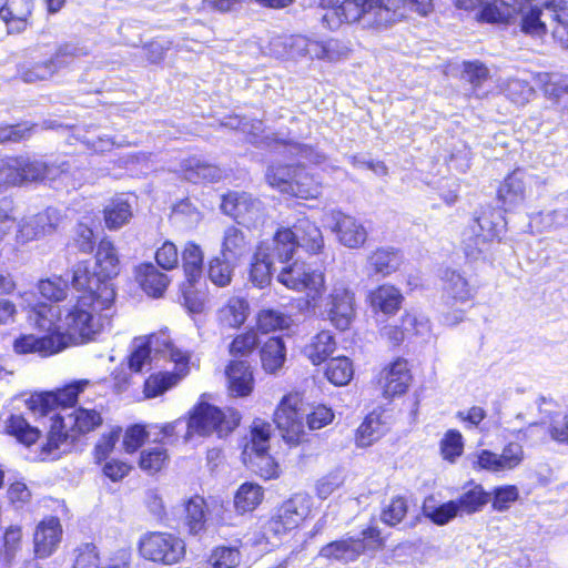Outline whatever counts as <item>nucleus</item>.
Here are the masks:
<instances>
[{
    "label": "nucleus",
    "mask_w": 568,
    "mask_h": 568,
    "mask_svg": "<svg viewBox=\"0 0 568 568\" xmlns=\"http://www.w3.org/2000/svg\"><path fill=\"white\" fill-rule=\"evenodd\" d=\"M120 271V262L112 242L102 240L95 254L93 270L88 262L73 267L72 285L80 293L74 304L65 308L69 327L82 336H97L112 316L115 292L111 278Z\"/></svg>",
    "instance_id": "nucleus-1"
},
{
    "label": "nucleus",
    "mask_w": 568,
    "mask_h": 568,
    "mask_svg": "<svg viewBox=\"0 0 568 568\" xmlns=\"http://www.w3.org/2000/svg\"><path fill=\"white\" fill-rule=\"evenodd\" d=\"M58 305L39 304L29 312L28 320L40 331L45 332L44 336L33 334L21 335L13 343L17 354H38L48 357L58 354L69 347L93 341L95 336H82L75 329L69 327L65 320V308Z\"/></svg>",
    "instance_id": "nucleus-2"
},
{
    "label": "nucleus",
    "mask_w": 568,
    "mask_h": 568,
    "mask_svg": "<svg viewBox=\"0 0 568 568\" xmlns=\"http://www.w3.org/2000/svg\"><path fill=\"white\" fill-rule=\"evenodd\" d=\"M323 27L335 30L343 22L358 21L364 28L381 29L396 22L402 16L397 9L375 4V0H343L338 6L323 7Z\"/></svg>",
    "instance_id": "nucleus-3"
},
{
    "label": "nucleus",
    "mask_w": 568,
    "mask_h": 568,
    "mask_svg": "<svg viewBox=\"0 0 568 568\" xmlns=\"http://www.w3.org/2000/svg\"><path fill=\"white\" fill-rule=\"evenodd\" d=\"M50 430L43 452L53 454L62 446H69L78 435L85 434L99 427L103 419L97 408L80 406L71 413H54L50 416Z\"/></svg>",
    "instance_id": "nucleus-4"
},
{
    "label": "nucleus",
    "mask_w": 568,
    "mask_h": 568,
    "mask_svg": "<svg viewBox=\"0 0 568 568\" xmlns=\"http://www.w3.org/2000/svg\"><path fill=\"white\" fill-rule=\"evenodd\" d=\"M240 414L229 408L226 412L207 403H200L192 412L187 426V436L193 434L209 435L216 433L219 437L226 436L239 425Z\"/></svg>",
    "instance_id": "nucleus-5"
},
{
    "label": "nucleus",
    "mask_w": 568,
    "mask_h": 568,
    "mask_svg": "<svg viewBox=\"0 0 568 568\" xmlns=\"http://www.w3.org/2000/svg\"><path fill=\"white\" fill-rule=\"evenodd\" d=\"M271 424L256 419L251 430V442L243 452L245 462L261 477L274 478L278 475V466L274 458L267 454L271 435Z\"/></svg>",
    "instance_id": "nucleus-6"
},
{
    "label": "nucleus",
    "mask_w": 568,
    "mask_h": 568,
    "mask_svg": "<svg viewBox=\"0 0 568 568\" xmlns=\"http://www.w3.org/2000/svg\"><path fill=\"white\" fill-rule=\"evenodd\" d=\"M382 546L381 532L376 527L364 529L358 537H347L325 545L320 556L342 562L355 561L366 550Z\"/></svg>",
    "instance_id": "nucleus-7"
},
{
    "label": "nucleus",
    "mask_w": 568,
    "mask_h": 568,
    "mask_svg": "<svg viewBox=\"0 0 568 568\" xmlns=\"http://www.w3.org/2000/svg\"><path fill=\"white\" fill-rule=\"evenodd\" d=\"M139 550L148 560L173 565L184 557L185 542L170 532H150L141 538Z\"/></svg>",
    "instance_id": "nucleus-8"
},
{
    "label": "nucleus",
    "mask_w": 568,
    "mask_h": 568,
    "mask_svg": "<svg viewBox=\"0 0 568 568\" xmlns=\"http://www.w3.org/2000/svg\"><path fill=\"white\" fill-rule=\"evenodd\" d=\"M83 54H85L83 48L70 43L62 44L51 58L44 61L21 64L19 77L26 83L50 80L60 69L67 67L73 58Z\"/></svg>",
    "instance_id": "nucleus-9"
},
{
    "label": "nucleus",
    "mask_w": 568,
    "mask_h": 568,
    "mask_svg": "<svg viewBox=\"0 0 568 568\" xmlns=\"http://www.w3.org/2000/svg\"><path fill=\"white\" fill-rule=\"evenodd\" d=\"M88 384L89 381L81 379L53 393L32 395L27 400V406L34 414H39L43 417L53 413L55 409H58L57 413L61 414L71 413L72 409H74L73 404L77 402L79 394L83 392Z\"/></svg>",
    "instance_id": "nucleus-10"
},
{
    "label": "nucleus",
    "mask_w": 568,
    "mask_h": 568,
    "mask_svg": "<svg viewBox=\"0 0 568 568\" xmlns=\"http://www.w3.org/2000/svg\"><path fill=\"white\" fill-rule=\"evenodd\" d=\"M277 281L290 290L306 291L312 301L321 297L324 290V275L314 271L303 262L295 261L292 264H282L277 274Z\"/></svg>",
    "instance_id": "nucleus-11"
},
{
    "label": "nucleus",
    "mask_w": 568,
    "mask_h": 568,
    "mask_svg": "<svg viewBox=\"0 0 568 568\" xmlns=\"http://www.w3.org/2000/svg\"><path fill=\"white\" fill-rule=\"evenodd\" d=\"M304 416L298 394H290L282 398L274 413V422L285 442L298 444L304 434Z\"/></svg>",
    "instance_id": "nucleus-12"
},
{
    "label": "nucleus",
    "mask_w": 568,
    "mask_h": 568,
    "mask_svg": "<svg viewBox=\"0 0 568 568\" xmlns=\"http://www.w3.org/2000/svg\"><path fill=\"white\" fill-rule=\"evenodd\" d=\"M311 498L306 494H296L272 516L267 529L276 536L296 528L310 514Z\"/></svg>",
    "instance_id": "nucleus-13"
},
{
    "label": "nucleus",
    "mask_w": 568,
    "mask_h": 568,
    "mask_svg": "<svg viewBox=\"0 0 568 568\" xmlns=\"http://www.w3.org/2000/svg\"><path fill=\"white\" fill-rule=\"evenodd\" d=\"M323 222H326L338 242L348 248H358L367 240L365 226L354 216L347 215L338 210H331L324 213Z\"/></svg>",
    "instance_id": "nucleus-14"
},
{
    "label": "nucleus",
    "mask_w": 568,
    "mask_h": 568,
    "mask_svg": "<svg viewBox=\"0 0 568 568\" xmlns=\"http://www.w3.org/2000/svg\"><path fill=\"white\" fill-rule=\"evenodd\" d=\"M169 359L175 364L173 372L153 374L145 381L144 394L148 398L162 395L189 374L190 355L181 349H171Z\"/></svg>",
    "instance_id": "nucleus-15"
},
{
    "label": "nucleus",
    "mask_w": 568,
    "mask_h": 568,
    "mask_svg": "<svg viewBox=\"0 0 568 568\" xmlns=\"http://www.w3.org/2000/svg\"><path fill=\"white\" fill-rule=\"evenodd\" d=\"M171 349H178L165 332L151 335L146 341L135 339L133 349L129 356V367L131 371L139 373L150 365L151 354H161L163 357L171 358Z\"/></svg>",
    "instance_id": "nucleus-16"
},
{
    "label": "nucleus",
    "mask_w": 568,
    "mask_h": 568,
    "mask_svg": "<svg viewBox=\"0 0 568 568\" xmlns=\"http://www.w3.org/2000/svg\"><path fill=\"white\" fill-rule=\"evenodd\" d=\"M60 223L57 210L47 209L34 215L26 216L18 223L17 241L26 244L52 234Z\"/></svg>",
    "instance_id": "nucleus-17"
},
{
    "label": "nucleus",
    "mask_w": 568,
    "mask_h": 568,
    "mask_svg": "<svg viewBox=\"0 0 568 568\" xmlns=\"http://www.w3.org/2000/svg\"><path fill=\"white\" fill-rule=\"evenodd\" d=\"M329 321L341 331L349 327L354 316V294L344 286H335L327 302Z\"/></svg>",
    "instance_id": "nucleus-18"
},
{
    "label": "nucleus",
    "mask_w": 568,
    "mask_h": 568,
    "mask_svg": "<svg viewBox=\"0 0 568 568\" xmlns=\"http://www.w3.org/2000/svg\"><path fill=\"white\" fill-rule=\"evenodd\" d=\"M412 382L410 371L406 359L397 358L381 372L378 384L386 398L403 395Z\"/></svg>",
    "instance_id": "nucleus-19"
},
{
    "label": "nucleus",
    "mask_w": 568,
    "mask_h": 568,
    "mask_svg": "<svg viewBox=\"0 0 568 568\" xmlns=\"http://www.w3.org/2000/svg\"><path fill=\"white\" fill-rule=\"evenodd\" d=\"M499 231L486 216L474 221L469 233L465 234L464 251L467 257L477 260L487 250L488 243L497 237Z\"/></svg>",
    "instance_id": "nucleus-20"
},
{
    "label": "nucleus",
    "mask_w": 568,
    "mask_h": 568,
    "mask_svg": "<svg viewBox=\"0 0 568 568\" xmlns=\"http://www.w3.org/2000/svg\"><path fill=\"white\" fill-rule=\"evenodd\" d=\"M257 248L260 256L267 257L274 264H286L296 250L294 234L288 227L278 229L273 239L262 242Z\"/></svg>",
    "instance_id": "nucleus-21"
},
{
    "label": "nucleus",
    "mask_w": 568,
    "mask_h": 568,
    "mask_svg": "<svg viewBox=\"0 0 568 568\" xmlns=\"http://www.w3.org/2000/svg\"><path fill=\"white\" fill-rule=\"evenodd\" d=\"M62 537L59 518L50 516L41 520L33 535L34 552L39 558L51 556L58 548Z\"/></svg>",
    "instance_id": "nucleus-22"
},
{
    "label": "nucleus",
    "mask_w": 568,
    "mask_h": 568,
    "mask_svg": "<svg viewBox=\"0 0 568 568\" xmlns=\"http://www.w3.org/2000/svg\"><path fill=\"white\" fill-rule=\"evenodd\" d=\"M221 209L235 220H253L261 210V202L247 193L231 192L223 196Z\"/></svg>",
    "instance_id": "nucleus-23"
},
{
    "label": "nucleus",
    "mask_w": 568,
    "mask_h": 568,
    "mask_svg": "<svg viewBox=\"0 0 568 568\" xmlns=\"http://www.w3.org/2000/svg\"><path fill=\"white\" fill-rule=\"evenodd\" d=\"M32 8L31 0H7L0 8V19L6 23L9 33H20L27 29Z\"/></svg>",
    "instance_id": "nucleus-24"
},
{
    "label": "nucleus",
    "mask_w": 568,
    "mask_h": 568,
    "mask_svg": "<svg viewBox=\"0 0 568 568\" xmlns=\"http://www.w3.org/2000/svg\"><path fill=\"white\" fill-rule=\"evenodd\" d=\"M296 248L302 247L311 254L320 253L324 247L321 229L307 217L300 219L291 229Z\"/></svg>",
    "instance_id": "nucleus-25"
},
{
    "label": "nucleus",
    "mask_w": 568,
    "mask_h": 568,
    "mask_svg": "<svg viewBox=\"0 0 568 568\" xmlns=\"http://www.w3.org/2000/svg\"><path fill=\"white\" fill-rule=\"evenodd\" d=\"M18 171L21 176V184L24 182H32L38 180H54L57 179V170L64 171L63 165L70 166L68 163L53 162L48 164L43 161L30 159L26 156H18Z\"/></svg>",
    "instance_id": "nucleus-26"
},
{
    "label": "nucleus",
    "mask_w": 568,
    "mask_h": 568,
    "mask_svg": "<svg viewBox=\"0 0 568 568\" xmlns=\"http://www.w3.org/2000/svg\"><path fill=\"white\" fill-rule=\"evenodd\" d=\"M183 178L192 183L216 182L222 179L223 171L204 160L192 156L181 162Z\"/></svg>",
    "instance_id": "nucleus-27"
},
{
    "label": "nucleus",
    "mask_w": 568,
    "mask_h": 568,
    "mask_svg": "<svg viewBox=\"0 0 568 568\" xmlns=\"http://www.w3.org/2000/svg\"><path fill=\"white\" fill-rule=\"evenodd\" d=\"M184 525L189 534L200 535L207 529L210 521V510L204 498L194 496L185 505Z\"/></svg>",
    "instance_id": "nucleus-28"
},
{
    "label": "nucleus",
    "mask_w": 568,
    "mask_h": 568,
    "mask_svg": "<svg viewBox=\"0 0 568 568\" xmlns=\"http://www.w3.org/2000/svg\"><path fill=\"white\" fill-rule=\"evenodd\" d=\"M135 277L142 290L152 297L162 296L169 285V277L152 263L139 265Z\"/></svg>",
    "instance_id": "nucleus-29"
},
{
    "label": "nucleus",
    "mask_w": 568,
    "mask_h": 568,
    "mask_svg": "<svg viewBox=\"0 0 568 568\" xmlns=\"http://www.w3.org/2000/svg\"><path fill=\"white\" fill-rule=\"evenodd\" d=\"M402 264V255L394 248L381 247L372 252L367 257V271L369 274L387 276L396 272Z\"/></svg>",
    "instance_id": "nucleus-30"
},
{
    "label": "nucleus",
    "mask_w": 568,
    "mask_h": 568,
    "mask_svg": "<svg viewBox=\"0 0 568 568\" xmlns=\"http://www.w3.org/2000/svg\"><path fill=\"white\" fill-rule=\"evenodd\" d=\"M229 389L233 396H246L253 389V374L245 361H233L227 366Z\"/></svg>",
    "instance_id": "nucleus-31"
},
{
    "label": "nucleus",
    "mask_w": 568,
    "mask_h": 568,
    "mask_svg": "<svg viewBox=\"0 0 568 568\" xmlns=\"http://www.w3.org/2000/svg\"><path fill=\"white\" fill-rule=\"evenodd\" d=\"M248 313V302L243 297L232 296L219 308L216 316L223 327L237 328L244 324Z\"/></svg>",
    "instance_id": "nucleus-32"
},
{
    "label": "nucleus",
    "mask_w": 568,
    "mask_h": 568,
    "mask_svg": "<svg viewBox=\"0 0 568 568\" xmlns=\"http://www.w3.org/2000/svg\"><path fill=\"white\" fill-rule=\"evenodd\" d=\"M444 296L453 303H465L474 297V290L458 272L446 270L443 275Z\"/></svg>",
    "instance_id": "nucleus-33"
},
{
    "label": "nucleus",
    "mask_w": 568,
    "mask_h": 568,
    "mask_svg": "<svg viewBox=\"0 0 568 568\" xmlns=\"http://www.w3.org/2000/svg\"><path fill=\"white\" fill-rule=\"evenodd\" d=\"M498 197L509 209L521 204L526 197L524 173L519 170L509 174L498 190Z\"/></svg>",
    "instance_id": "nucleus-34"
},
{
    "label": "nucleus",
    "mask_w": 568,
    "mask_h": 568,
    "mask_svg": "<svg viewBox=\"0 0 568 568\" xmlns=\"http://www.w3.org/2000/svg\"><path fill=\"white\" fill-rule=\"evenodd\" d=\"M404 296L400 291L393 285H381L369 294V302L374 310L381 311L384 314L396 313L402 303Z\"/></svg>",
    "instance_id": "nucleus-35"
},
{
    "label": "nucleus",
    "mask_w": 568,
    "mask_h": 568,
    "mask_svg": "<svg viewBox=\"0 0 568 568\" xmlns=\"http://www.w3.org/2000/svg\"><path fill=\"white\" fill-rule=\"evenodd\" d=\"M336 342L329 331H322L313 336L304 347L305 356L314 364L325 362L335 351Z\"/></svg>",
    "instance_id": "nucleus-36"
},
{
    "label": "nucleus",
    "mask_w": 568,
    "mask_h": 568,
    "mask_svg": "<svg viewBox=\"0 0 568 568\" xmlns=\"http://www.w3.org/2000/svg\"><path fill=\"white\" fill-rule=\"evenodd\" d=\"M250 251V246L243 232L235 227L230 226L225 230L221 255L233 262H237L241 257L246 255Z\"/></svg>",
    "instance_id": "nucleus-37"
},
{
    "label": "nucleus",
    "mask_w": 568,
    "mask_h": 568,
    "mask_svg": "<svg viewBox=\"0 0 568 568\" xmlns=\"http://www.w3.org/2000/svg\"><path fill=\"white\" fill-rule=\"evenodd\" d=\"M103 212L105 225L110 230L122 227L132 217L131 204L122 197L113 199Z\"/></svg>",
    "instance_id": "nucleus-38"
},
{
    "label": "nucleus",
    "mask_w": 568,
    "mask_h": 568,
    "mask_svg": "<svg viewBox=\"0 0 568 568\" xmlns=\"http://www.w3.org/2000/svg\"><path fill=\"white\" fill-rule=\"evenodd\" d=\"M454 503L457 506L459 515L475 514L480 511L488 503V494L480 485H474L471 488L464 491Z\"/></svg>",
    "instance_id": "nucleus-39"
},
{
    "label": "nucleus",
    "mask_w": 568,
    "mask_h": 568,
    "mask_svg": "<svg viewBox=\"0 0 568 568\" xmlns=\"http://www.w3.org/2000/svg\"><path fill=\"white\" fill-rule=\"evenodd\" d=\"M285 361V345L278 337L270 338L261 349V362L266 372H276Z\"/></svg>",
    "instance_id": "nucleus-40"
},
{
    "label": "nucleus",
    "mask_w": 568,
    "mask_h": 568,
    "mask_svg": "<svg viewBox=\"0 0 568 568\" xmlns=\"http://www.w3.org/2000/svg\"><path fill=\"white\" fill-rule=\"evenodd\" d=\"M313 58L327 61H338L345 59L351 52L349 44L339 39H328L317 41L312 48Z\"/></svg>",
    "instance_id": "nucleus-41"
},
{
    "label": "nucleus",
    "mask_w": 568,
    "mask_h": 568,
    "mask_svg": "<svg viewBox=\"0 0 568 568\" xmlns=\"http://www.w3.org/2000/svg\"><path fill=\"white\" fill-rule=\"evenodd\" d=\"M7 433L26 446L34 444L40 435L38 427L31 426L21 415H12L6 426Z\"/></svg>",
    "instance_id": "nucleus-42"
},
{
    "label": "nucleus",
    "mask_w": 568,
    "mask_h": 568,
    "mask_svg": "<svg viewBox=\"0 0 568 568\" xmlns=\"http://www.w3.org/2000/svg\"><path fill=\"white\" fill-rule=\"evenodd\" d=\"M324 374L336 386L347 385L354 374L352 362L345 356L331 358L326 364Z\"/></svg>",
    "instance_id": "nucleus-43"
},
{
    "label": "nucleus",
    "mask_w": 568,
    "mask_h": 568,
    "mask_svg": "<svg viewBox=\"0 0 568 568\" xmlns=\"http://www.w3.org/2000/svg\"><path fill=\"white\" fill-rule=\"evenodd\" d=\"M292 189L288 195L305 200L316 199L321 194V184L303 168H298L295 172Z\"/></svg>",
    "instance_id": "nucleus-44"
},
{
    "label": "nucleus",
    "mask_w": 568,
    "mask_h": 568,
    "mask_svg": "<svg viewBox=\"0 0 568 568\" xmlns=\"http://www.w3.org/2000/svg\"><path fill=\"white\" fill-rule=\"evenodd\" d=\"M297 169L290 165H271L266 171V181L273 189L288 194L293 190L292 184Z\"/></svg>",
    "instance_id": "nucleus-45"
},
{
    "label": "nucleus",
    "mask_w": 568,
    "mask_h": 568,
    "mask_svg": "<svg viewBox=\"0 0 568 568\" xmlns=\"http://www.w3.org/2000/svg\"><path fill=\"white\" fill-rule=\"evenodd\" d=\"M262 498L263 490L261 486L245 483L237 489L234 505L240 513H246L255 509L262 501Z\"/></svg>",
    "instance_id": "nucleus-46"
},
{
    "label": "nucleus",
    "mask_w": 568,
    "mask_h": 568,
    "mask_svg": "<svg viewBox=\"0 0 568 568\" xmlns=\"http://www.w3.org/2000/svg\"><path fill=\"white\" fill-rule=\"evenodd\" d=\"M385 432V426L378 415L371 414L357 429L356 443L361 447H367L376 442Z\"/></svg>",
    "instance_id": "nucleus-47"
},
{
    "label": "nucleus",
    "mask_w": 568,
    "mask_h": 568,
    "mask_svg": "<svg viewBox=\"0 0 568 568\" xmlns=\"http://www.w3.org/2000/svg\"><path fill=\"white\" fill-rule=\"evenodd\" d=\"M182 264L187 281H196L200 277L203 266V252L197 244L186 243L182 252Z\"/></svg>",
    "instance_id": "nucleus-48"
},
{
    "label": "nucleus",
    "mask_w": 568,
    "mask_h": 568,
    "mask_svg": "<svg viewBox=\"0 0 568 568\" xmlns=\"http://www.w3.org/2000/svg\"><path fill=\"white\" fill-rule=\"evenodd\" d=\"M375 4L400 11L402 16L396 18V22L406 17L407 10L420 16H427L433 10V0H375Z\"/></svg>",
    "instance_id": "nucleus-49"
},
{
    "label": "nucleus",
    "mask_w": 568,
    "mask_h": 568,
    "mask_svg": "<svg viewBox=\"0 0 568 568\" xmlns=\"http://www.w3.org/2000/svg\"><path fill=\"white\" fill-rule=\"evenodd\" d=\"M536 83L548 98L558 100L568 97V79L549 73H539L536 77Z\"/></svg>",
    "instance_id": "nucleus-50"
},
{
    "label": "nucleus",
    "mask_w": 568,
    "mask_h": 568,
    "mask_svg": "<svg viewBox=\"0 0 568 568\" xmlns=\"http://www.w3.org/2000/svg\"><path fill=\"white\" fill-rule=\"evenodd\" d=\"M276 271V265L267 257L260 256L257 248L251 267L252 283L262 288L270 284L272 275Z\"/></svg>",
    "instance_id": "nucleus-51"
},
{
    "label": "nucleus",
    "mask_w": 568,
    "mask_h": 568,
    "mask_svg": "<svg viewBox=\"0 0 568 568\" xmlns=\"http://www.w3.org/2000/svg\"><path fill=\"white\" fill-rule=\"evenodd\" d=\"M547 10L555 22L552 27L554 38L568 49V2H562L555 8H547Z\"/></svg>",
    "instance_id": "nucleus-52"
},
{
    "label": "nucleus",
    "mask_w": 568,
    "mask_h": 568,
    "mask_svg": "<svg viewBox=\"0 0 568 568\" xmlns=\"http://www.w3.org/2000/svg\"><path fill=\"white\" fill-rule=\"evenodd\" d=\"M234 264L223 256L213 258L209 265L210 280L220 287L227 286L232 281Z\"/></svg>",
    "instance_id": "nucleus-53"
},
{
    "label": "nucleus",
    "mask_w": 568,
    "mask_h": 568,
    "mask_svg": "<svg viewBox=\"0 0 568 568\" xmlns=\"http://www.w3.org/2000/svg\"><path fill=\"white\" fill-rule=\"evenodd\" d=\"M290 317L274 310H262L257 316V328L266 334L288 327Z\"/></svg>",
    "instance_id": "nucleus-54"
},
{
    "label": "nucleus",
    "mask_w": 568,
    "mask_h": 568,
    "mask_svg": "<svg viewBox=\"0 0 568 568\" xmlns=\"http://www.w3.org/2000/svg\"><path fill=\"white\" fill-rule=\"evenodd\" d=\"M423 510L424 515L438 526L448 524L452 519L459 515L454 500H449L439 506H430L425 504Z\"/></svg>",
    "instance_id": "nucleus-55"
},
{
    "label": "nucleus",
    "mask_w": 568,
    "mask_h": 568,
    "mask_svg": "<svg viewBox=\"0 0 568 568\" xmlns=\"http://www.w3.org/2000/svg\"><path fill=\"white\" fill-rule=\"evenodd\" d=\"M506 97L517 104L527 103L534 95L535 89L521 79H509L504 85Z\"/></svg>",
    "instance_id": "nucleus-56"
},
{
    "label": "nucleus",
    "mask_w": 568,
    "mask_h": 568,
    "mask_svg": "<svg viewBox=\"0 0 568 568\" xmlns=\"http://www.w3.org/2000/svg\"><path fill=\"white\" fill-rule=\"evenodd\" d=\"M38 290L49 301H63L68 293V282L60 276L41 280L38 284Z\"/></svg>",
    "instance_id": "nucleus-57"
},
{
    "label": "nucleus",
    "mask_w": 568,
    "mask_h": 568,
    "mask_svg": "<svg viewBox=\"0 0 568 568\" xmlns=\"http://www.w3.org/2000/svg\"><path fill=\"white\" fill-rule=\"evenodd\" d=\"M168 460L166 450L161 446L144 449L140 457V467L149 473H156Z\"/></svg>",
    "instance_id": "nucleus-58"
},
{
    "label": "nucleus",
    "mask_w": 568,
    "mask_h": 568,
    "mask_svg": "<svg viewBox=\"0 0 568 568\" xmlns=\"http://www.w3.org/2000/svg\"><path fill=\"white\" fill-rule=\"evenodd\" d=\"M406 513V500L403 497H395L382 509L381 520L388 526H395L404 519Z\"/></svg>",
    "instance_id": "nucleus-59"
},
{
    "label": "nucleus",
    "mask_w": 568,
    "mask_h": 568,
    "mask_svg": "<svg viewBox=\"0 0 568 568\" xmlns=\"http://www.w3.org/2000/svg\"><path fill=\"white\" fill-rule=\"evenodd\" d=\"M240 561V551L236 548L230 547L216 548L210 557L212 568H236Z\"/></svg>",
    "instance_id": "nucleus-60"
},
{
    "label": "nucleus",
    "mask_w": 568,
    "mask_h": 568,
    "mask_svg": "<svg viewBox=\"0 0 568 568\" xmlns=\"http://www.w3.org/2000/svg\"><path fill=\"white\" fill-rule=\"evenodd\" d=\"M504 471L517 468L525 459V452L519 443L510 442L498 454Z\"/></svg>",
    "instance_id": "nucleus-61"
},
{
    "label": "nucleus",
    "mask_w": 568,
    "mask_h": 568,
    "mask_svg": "<svg viewBox=\"0 0 568 568\" xmlns=\"http://www.w3.org/2000/svg\"><path fill=\"white\" fill-rule=\"evenodd\" d=\"M258 345L257 335L254 331H248L237 335L230 345V354L233 357H246Z\"/></svg>",
    "instance_id": "nucleus-62"
},
{
    "label": "nucleus",
    "mask_w": 568,
    "mask_h": 568,
    "mask_svg": "<svg viewBox=\"0 0 568 568\" xmlns=\"http://www.w3.org/2000/svg\"><path fill=\"white\" fill-rule=\"evenodd\" d=\"M443 457L447 460L454 462L455 458L462 455L464 449V442L460 432L456 429L448 430L440 443Z\"/></svg>",
    "instance_id": "nucleus-63"
},
{
    "label": "nucleus",
    "mask_w": 568,
    "mask_h": 568,
    "mask_svg": "<svg viewBox=\"0 0 568 568\" xmlns=\"http://www.w3.org/2000/svg\"><path fill=\"white\" fill-rule=\"evenodd\" d=\"M471 458L474 469L486 470L489 473L504 471L497 453H494L488 449H481L473 454Z\"/></svg>",
    "instance_id": "nucleus-64"
}]
</instances>
